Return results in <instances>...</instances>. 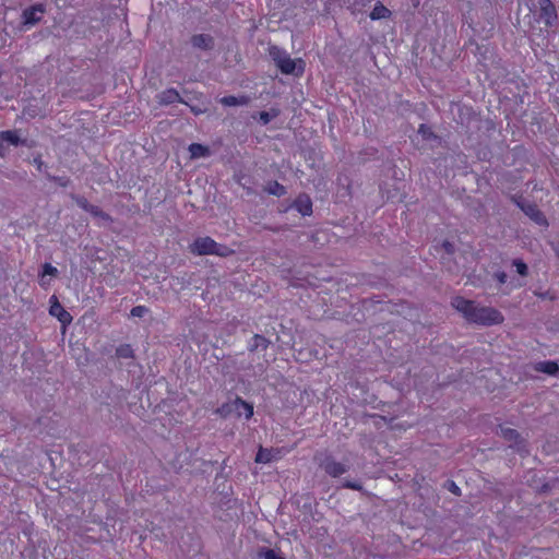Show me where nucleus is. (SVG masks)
I'll list each match as a JSON object with an SVG mask.
<instances>
[{"mask_svg": "<svg viewBox=\"0 0 559 559\" xmlns=\"http://www.w3.org/2000/svg\"><path fill=\"white\" fill-rule=\"evenodd\" d=\"M501 436L504 440L513 442L515 445L523 443L524 441L521 439L520 433L512 428L501 427Z\"/></svg>", "mask_w": 559, "mask_h": 559, "instance_id": "nucleus-18", "label": "nucleus"}, {"mask_svg": "<svg viewBox=\"0 0 559 559\" xmlns=\"http://www.w3.org/2000/svg\"><path fill=\"white\" fill-rule=\"evenodd\" d=\"M264 190L272 195L283 197L286 194V188L276 180L267 182Z\"/></svg>", "mask_w": 559, "mask_h": 559, "instance_id": "nucleus-20", "label": "nucleus"}, {"mask_svg": "<svg viewBox=\"0 0 559 559\" xmlns=\"http://www.w3.org/2000/svg\"><path fill=\"white\" fill-rule=\"evenodd\" d=\"M7 152V147L4 145V142L0 139V156H4Z\"/></svg>", "mask_w": 559, "mask_h": 559, "instance_id": "nucleus-38", "label": "nucleus"}, {"mask_svg": "<svg viewBox=\"0 0 559 559\" xmlns=\"http://www.w3.org/2000/svg\"><path fill=\"white\" fill-rule=\"evenodd\" d=\"M181 102L180 94L175 88H167L160 94V103L164 105Z\"/></svg>", "mask_w": 559, "mask_h": 559, "instance_id": "nucleus-15", "label": "nucleus"}, {"mask_svg": "<svg viewBox=\"0 0 559 559\" xmlns=\"http://www.w3.org/2000/svg\"><path fill=\"white\" fill-rule=\"evenodd\" d=\"M272 116L267 111H260L259 112V120L262 124H267L272 120Z\"/></svg>", "mask_w": 559, "mask_h": 559, "instance_id": "nucleus-33", "label": "nucleus"}, {"mask_svg": "<svg viewBox=\"0 0 559 559\" xmlns=\"http://www.w3.org/2000/svg\"><path fill=\"white\" fill-rule=\"evenodd\" d=\"M443 247L447 250V252L452 253L453 252V245L449 241L443 242Z\"/></svg>", "mask_w": 559, "mask_h": 559, "instance_id": "nucleus-37", "label": "nucleus"}, {"mask_svg": "<svg viewBox=\"0 0 559 559\" xmlns=\"http://www.w3.org/2000/svg\"><path fill=\"white\" fill-rule=\"evenodd\" d=\"M90 214H92L94 217H99L105 221H109L110 216L105 213L99 206L97 205H91L87 211Z\"/></svg>", "mask_w": 559, "mask_h": 559, "instance_id": "nucleus-26", "label": "nucleus"}, {"mask_svg": "<svg viewBox=\"0 0 559 559\" xmlns=\"http://www.w3.org/2000/svg\"><path fill=\"white\" fill-rule=\"evenodd\" d=\"M294 209H296L302 216H310L313 212L312 210V200L307 193H300L293 203Z\"/></svg>", "mask_w": 559, "mask_h": 559, "instance_id": "nucleus-8", "label": "nucleus"}, {"mask_svg": "<svg viewBox=\"0 0 559 559\" xmlns=\"http://www.w3.org/2000/svg\"><path fill=\"white\" fill-rule=\"evenodd\" d=\"M556 254L559 258V245L555 248Z\"/></svg>", "mask_w": 559, "mask_h": 559, "instance_id": "nucleus-40", "label": "nucleus"}, {"mask_svg": "<svg viewBox=\"0 0 559 559\" xmlns=\"http://www.w3.org/2000/svg\"><path fill=\"white\" fill-rule=\"evenodd\" d=\"M451 305L472 324L491 326L501 324L504 321L503 314L498 309L481 306L474 300L461 296L454 297Z\"/></svg>", "mask_w": 559, "mask_h": 559, "instance_id": "nucleus-1", "label": "nucleus"}, {"mask_svg": "<svg viewBox=\"0 0 559 559\" xmlns=\"http://www.w3.org/2000/svg\"><path fill=\"white\" fill-rule=\"evenodd\" d=\"M370 19L373 21L388 19L391 16V11L383 5L381 2H377L369 14Z\"/></svg>", "mask_w": 559, "mask_h": 559, "instance_id": "nucleus-14", "label": "nucleus"}, {"mask_svg": "<svg viewBox=\"0 0 559 559\" xmlns=\"http://www.w3.org/2000/svg\"><path fill=\"white\" fill-rule=\"evenodd\" d=\"M269 56L283 74L301 76L305 72V61L301 58L292 59L286 50L278 46H270Z\"/></svg>", "mask_w": 559, "mask_h": 559, "instance_id": "nucleus-2", "label": "nucleus"}, {"mask_svg": "<svg viewBox=\"0 0 559 559\" xmlns=\"http://www.w3.org/2000/svg\"><path fill=\"white\" fill-rule=\"evenodd\" d=\"M539 16L547 25L557 19V12L551 0H539Z\"/></svg>", "mask_w": 559, "mask_h": 559, "instance_id": "nucleus-7", "label": "nucleus"}, {"mask_svg": "<svg viewBox=\"0 0 559 559\" xmlns=\"http://www.w3.org/2000/svg\"><path fill=\"white\" fill-rule=\"evenodd\" d=\"M250 98L247 95L241 96H224L219 99V103L224 106H242L249 103Z\"/></svg>", "mask_w": 559, "mask_h": 559, "instance_id": "nucleus-13", "label": "nucleus"}, {"mask_svg": "<svg viewBox=\"0 0 559 559\" xmlns=\"http://www.w3.org/2000/svg\"><path fill=\"white\" fill-rule=\"evenodd\" d=\"M322 467L328 475L334 478L343 475L347 471V467L343 463L336 462L330 457L322 463Z\"/></svg>", "mask_w": 559, "mask_h": 559, "instance_id": "nucleus-9", "label": "nucleus"}, {"mask_svg": "<svg viewBox=\"0 0 559 559\" xmlns=\"http://www.w3.org/2000/svg\"><path fill=\"white\" fill-rule=\"evenodd\" d=\"M148 309L145 306H135L131 309V316L136 318H142Z\"/></svg>", "mask_w": 559, "mask_h": 559, "instance_id": "nucleus-30", "label": "nucleus"}, {"mask_svg": "<svg viewBox=\"0 0 559 559\" xmlns=\"http://www.w3.org/2000/svg\"><path fill=\"white\" fill-rule=\"evenodd\" d=\"M49 302V313L52 317H56L62 323V325L66 326L72 322V316L61 306L55 295L50 297Z\"/></svg>", "mask_w": 559, "mask_h": 559, "instance_id": "nucleus-6", "label": "nucleus"}, {"mask_svg": "<svg viewBox=\"0 0 559 559\" xmlns=\"http://www.w3.org/2000/svg\"><path fill=\"white\" fill-rule=\"evenodd\" d=\"M231 253H234V250L219 243H217V248L215 249V252H213V254L218 257H228Z\"/></svg>", "mask_w": 559, "mask_h": 559, "instance_id": "nucleus-28", "label": "nucleus"}, {"mask_svg": "<svg viewBox=\"0 0 559 559\" xmlns=\"http://www.w3.org/2000/svg\"><path fill=\"white\" fill-rule=\"evenodd\" d=\"M72 199L75 201L78 206L84 210L85 212H87L88 207L92 205L84 197L72 194Z\"/></svg>", "mask_w": 559, "mask_h": 559, "instance_id": "nucleus-27", "label": "nucleus"}, {"mask_svg": "<svg viewBox=\"0 0 559 559\" xmlns=\"http://www.w3.org/2000/svg\"><path fill=\"white\" fill-rule=\"evenodd\" d=\"M535 369L539 372H544L550 376H555L559 372V366L556 361L546 360L540 361L536 365Z\"/></svg>", "mask_w": 559, "mask_h": 559, "instance_id": "nucleus-16", "label": "nucleus"}, {"mask_svg": "<svg viewBox=\"0 0 559 559\" xmlns=\"http://www.w3.org/2000/svg\"><path fill=\"white\" fill-rule=\"evenodd\" d=\"M269 345L270 341L265 336L261 334H254L248 344V349L249 352H255L259 348L262 350H266Z\"/></svg>", "mask_w": 559, "mask_h": 559, "instance_id": "nucleus-12", "label": "nucleus"}, {"mask_svg": "<svg viewBox=\"0 0 559 559\" xmlns=\"http://www.w3.org/2000/svg\"><path fill=\"white\" fill-rule=\"evenodd\" d=\"M263 559H284L282 557H278L273 549H265L262 552Z\"/></svg>", "mask_w": 559, "mask_h": 559, "instance_id": "nucleus-34", "label": "nucleus"}, {"mask_svg": "<svg viewBox=\"0 0 559 559\" xmlns=\"http://www.w3.org/2000/svg\"><path fill=\"white\" fill-rule=\"evenodd\" d=\"M343 487L344 488H348V489H353V490H358V491H360L362 489L361 484L356 481V480H345L343 483Z\"/></svg>", "mask_w": 559, "mask_h": 559, "instance_id": "nucleus-31", "label": "nucleus"}, {"mask_svg": "<svg viewBox=\"0 0 559 559\" xmlns=\"http://www.w3.org/2000/svg\"><path fill=\"white\" fill-rule=\"evenodd\" d=\"M217 248V242L209 236L197 238L189 247L190 252L195 255L213 254Z\"/></svg>", "mask_w": 559, "mask_h": 559, "instance_id": "nucleus-5", "label": "nucleus"}, {"mask_svg": "<svg viewBox=\"0 0 559 559\" xmlns=\"http://www.w3.org/2000/svg\"><path fill=\"white\" fill-rule=\"evenodd\" d=\"M0 139L3 142L10 143L12 145H19L20 143V138L14 131H1Z\"/></svg>", "mask_w": 559, "mask_h": 559, "instance_id": "nucleus-22", "label": "nucleus"}, {"mask_svg": "<svg viewBox=\"0 0 559 559\" xmlns=\"http://www.w3.org/2000/svg\"><path fill=\"white\" fill-rule=\"evenodd\" d=\"M35 163L38 164V166H40L41 165L40 158H35Z\"/></svg>", "mask_w": 559, "mask_h": 559, "instance_id": "nucleus-39", "label": "nucleus"}, {"mask_svg": "<svg viewBox=\"0 0 559 559\" xmlns=\"http://www.w3.org/2000/svg\"><path fill=\"white\" fill-rule=\"evenodd\" d=\"M234 412H236L234 401L231 403H224L215 411L223 418L228 417Z\"/></svg>", "mask_w": 559, "mask_h": 559, "instance_id": "nucleus-23", "label": "nucleus"}, {"mask_svg": "<svg viewBox=\"0 0 559 559\" xmlns=\"http://www.w3.org/2000/svg\"><path fill=\"white\" fill-rule=\"evenodd\" d=\"M542 298L548 297V294L539 295Z\"/></svg>", "mask_w": 559, "mask_h": 559, "instance_id": "nucleus-42", "label": "nucleus"}, {"mask_svg": "<svg viewBox=\"0 0 559 559\" xmlns=\"http://www.w3.org/2000/svg\"><path fill=\"white\" fill-rule=\"evenodd\" d=\"M51 179L61 187H67L70 182V179L67 177H51Z\"/></svg>", "mask_w": 559, "mask_h": 559, "instance_id": "nucleus-35", "label": "nucleus"}, {"mask_svg": "<svg viewBox=\"0 0 559 559\" xmlns=\"http://www.w3.org/2000/svg\"><path fill=\"white\" fill-rule=\"evenodd\" d=\"M542 298L548 297V294L539 295Z\"/></svg>", "mask_w": 559, "mask_h": 559, "instance_id": "nucleus-41", "label": "nucleus"}, {"mask_svg": "<svg viewBox=\"0 0 559 559\" xmlns=\"http://www.w3.org/2000/svg\"><path fill=\"white\" fill-rule=\"evenodd\" d=\"M189 152L191 154V157H193V158L206 157L210 155V148L200 143L190 144Z\"/></svg>", "mask_w": 559, "mask_h": 559, "instance_id": "nucleus-19", "label": "nucleus"}, {"mask_svg": "<svg viewBox=\"0 0 559 559\" xmlns=\"http://www.w3.org/2000/svg\"><path fill=\"white\" fill-rule=\"evenodd\" d=\"M237 417H240L242 415V412L245 414L246 419H250L253 416V405L251 403H248L247 401L242 400L240 396H237L234 400Z\"/></svg>", "mask_w": 559, "mask_h": 559, "instance_id": "nucleus-11", "label": "nucleus"}, {"mask_svg": "<svg viewBox=\"0 0 559 559\" xmlns=\"http://www.w3.org/2000/svg\"><path fill=\"white\" fill-rule=\"evenodd\" d=\"M516 205L536 224L540 226H548V222L544 213L538 209L535 203L525 202L522 197L513 199Z\"/></svg>", "mask_w": 559, "mask_h": 559, "instance_id": "nucleus-4", "label": "nucleus"}, {"mask_svg": "<svg viewBox=\"0 0 559 559\" xmlns=\"http://www.w3.org/2000/svg\"><path fill=\"white\" fill-rule=\"evenodd\" d=\"M447 487L448 489L455 496H460L461 495V489L460 487L453 481V480H448L447 481Z\"/></svg>", "mask_w": 559, "mask_h": 559, "instance_id": "nucleus-32", "label": "nucleus"}, {"mask_svg": "<svg viewBox=\"0 0 559 559\" xmlns=\"http://www.w3.org/2000/svg\"><path fill=\"white\" fill-rule=\"evenodd\" d=\"M418 133L421 134L423 139L424 140H431V139H437L436 134L433 133V131L431 130V128L425 123H421L418 128Z\"/></svg>", "mask_w": 559, "mask_h": 559, "instance_id": "nucleus-25", "label": "nucleus"}, {"mask_svg": "<svg viewBox=\"0 0 559 559\" xmlns=\"http://www.w3.org/2000/svg\"><path fill=\"white\" fill-rule=\"evenodd\" d=\"M513 265L516 267V272L520 275H522V276L527 275V271H528L527 265L522 260H520V259L514 260Z\"/></svg>", "mask_w": 559, "mask_h": 559, "instance_id": "nucleus-29", "label": "nucleus"}, {"mask_svg": "<svg viewBox=\"0 0 559 559\" xmlns=\"http://www.w3.org/2000/svg\"><path fill=\"white\" fill-rule=\"evenodd\" d=\"M193 47L210 50L214 47V38L209 34H198L191 37Z\"/></svg>", "mask_w": 559, "mask_h": 559, "instance_id": "nucleus-10", "label": "nucleus"}, {"mask_svg": "<svg viewBox=\"0 0 559 559\" xmlns=\"http://www.w3.org/2000/svg\"><path fill=\"white\" fill-rule=\"evenodd\" d=\"M116 355L118 358H132L133 349L129 344H123L117 347Z\"/></svg>", "mask_w": 559, "mask_h": 559, "instance_id": "nucleus-24", "label": "nucleus"}, {"mask_svg": "<svg viewBox=\"0 0 559 559\" xmlns=\"http://www.w3.org/2000/svg\"><path fill=\"white\" fill-rule=\"evenodd\" d=\"M58 273V270L57 267H55L53 265H51L50 263H45L43 265V270H41V273H40V286H45L46 283H45V276L49 275V276H56Z\"/></svg>", "mask_w": 559, "mask_h": 559, "instance_id": "nucleus-21", "label": "nucleus"}, {"mask_svg": "<svg viewBox=\"0 0 559 559\" xmlns=\"http://www.w3.org/2000/svg\"><path fill=\"white\" fill-rule=\"evenodd\" d=\"M496 278L499 282V284H504L507 282L508 275L504 272H498L496 273Z\"/></svg>", "mask_w": 559, "mask_h": 559, "instance_id": "nucleus-36", "label": "nucleus"}, {"mask_svg": "<svg viewBox=\"0 0 559 559\" xmlns=\"http://www.w3.org/2000/svg\"><path fill=\"white\" fill-rule=\"evenodd\" d=\"M277 453V450L260 448L255 456V462L270 463L271 461L276 459Z\"/></svg>", "mask_w": 559, "mask_h": 559, "instance_id": "nucleus-17", "label": "nucleus"}, {"mask_svg": "<svg viewBox=\"0 0 559 559\" xmlns=\"http://www.w3.org/2000/svg\"><path fill=\"white\" fill-rule=\"evenodd\" d=\"M2 76V70L0 69V78Z\"/></svg>", "mask_w": 559, "mask_h": 559, "instance_id": "nucleus-43", "label": "nucleus"}, {"mask_svg": "<svg viewBox=\"0 0 559 559\" xmlns=\"http://www.w3.org/2000/svg\"><path fill=\"white\" fill-rule=\"evenodd\" d=\"M46 13V7L43 3H35L22 11V25L26 28L39 23Z\"/></svg>", "mask_w": 559, "mask_h": 559, "instance_id": "nucleus-3", "label": "nucleus"}]
</instances>
